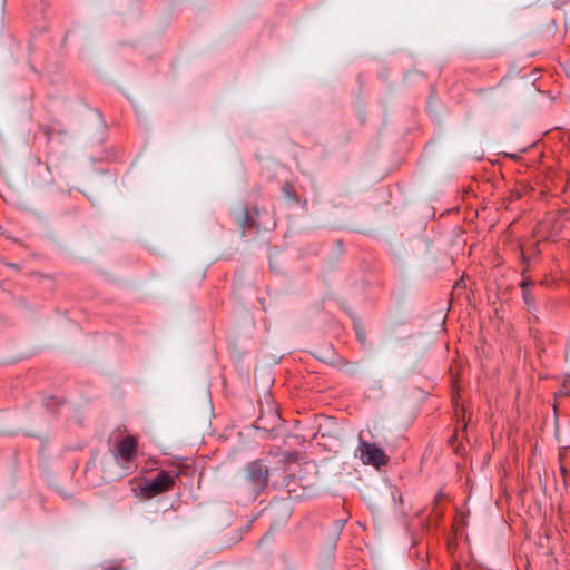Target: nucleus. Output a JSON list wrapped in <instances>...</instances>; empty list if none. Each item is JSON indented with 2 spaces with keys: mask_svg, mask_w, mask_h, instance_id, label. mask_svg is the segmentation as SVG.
<instances>
[{
  "mask_svg": "<svg viewBox=\"0 0 570 570\" xmlns=\"http://www.w3.org/2000/svg\"><path fill=\"white\" fill-rule=\"evenodd\" d=\"M268 479V466L263 460H255L245 466L240 487L252 500H255L266 489Z\"/></svg>",
  "mask_w": 570,
  "mask_h": 570,
  "instance_id": "nucleus-1",
  "label": "nucleus"
},
{
  "mask_svg": "<svg viewBox=\"0 0 570 570\" xmlns=\"http://www.w3.org/2000/svg\"><path fill=\"white\" fill-rule=\"evenodd\" d=\"M177 476L178 474L171 471H160L151 480L141 482L138 485L137 495L144 499H153L158 494L167 492L174 487Z\"/></svg>",
  "mask_w": 570,
  "mask_h": 570,
  "instance_id": "nucleus-2",
  "label": "nucleus"
},
{
  "mask_svg": "<svg viewBox=\"0 0 570 570\" xmlns=\"http://www.w3.org/2000/svg\"><path fill=\"white\" fill-rule=\"evenodd\" d=\"M357 450L360 452V459L366 465L381 469L389 462V458L383 449L377 446L375 443H370L363 440L362 438H360Z\"/></svg>",
  "mask_w": 570,
  "mask_h": 570,
  "instance_id": "nucleus-3",
  "label": "nucleus"
},
{
  "mask_svg": "<svg viewBox=\"0 0 570 570\" xmlns=\"http://www.w3.org/2000/svg\"><path fill=\"white\" fill-rule=\"evenodd\" d=\"M138 442L131 436L127 435L116 444V458H119L124 463H130L137 455Z\"/></svg>",
  "mask_w": 570,
  "mask_h": 570,
  "instance_id": "nucleus-4",
  "label": "nucleus"
},
{
  "mask_svg": "<svg viewBox=\"0 0 570 570\" xmlns=\"http://www.w3.org/2000/svg\"><path fill=\"white\" fill-rule=\"evenodd\" d=\"M40 130L47 137L48 141L53 140L56 135L67 136V131L63 128H57L56 126L42 125L40 126Z\"/></svg>",
  "mask_w": 570,
  "mask_h": 570,
  "instance_id": "nucleus-5",
  "label": "nucleus"
},
{
  "mask_svg": "<svg viewBox=\"0 0 570 570\" xmlns=\"http://www.w3.org/2000/svg\"><path fill=\"white\" fill-rule=\"evenodd\" d=\"M522 298L529 308H535V297L531 289L522 292Z\"/></svg>",
  "mask_w": 570,
  "mask_h": 570,
  "instance_id": "nucleus-6",
  "label": "nucleus"
},
{
  "mask_svg": "<svg viewBox=\"0 0 570 570\" xmlns=\"http://www.w3.org/2000/svg\"><path fill=\"white\" fill-rule=\"evenodd\" d=\"M533 282L531 279H523L521 283H520V287L523 291H529L531 289V287L533 286Z\"/></svg>",
  "mask_w": 570,
  "mask_h": 570,
  "instance_id": "nucleus-7",
  "label": "nucleus"
},
{
  "mask_svg": "<svg viewBox=\"0 0 570 570\" xmlns=\"http://www.w3.org/2000/svg\"><path fill=\"white\" fill-rule=\"evenodd\" d=\"M252 224H253V219L249 216V214L246 212L244 215V218H243L242 226L245 228V227H249Z\"/></svg>",
  "mask_w": 570,
  "mask_h": 570,
  "instance_id": "nucleus-8",
  "label": "nucleus"
},
{
  "mask_svg": "<svg viewBox=\"0 0 570 570\" xmlns=\"http://www.w3.org/2000/svg\"><path fill=\"white\" fill-rule=\"evenodd\" d=\"M292 188V186L289 184H285V186L283 187V191L287 195V196H291L289 194V189Z\"/></svg>",
  "mask_w": 570,
  "mask_h": 570,
  "instance_id": "nucleus-9",
  "label": "nucleus"
},
{
  "mask_svg": "<svg viewBox=\"0 0 570 570\" xmlns=\"http://www.w3.org/2000/svg\"><path fill=\"white\" fill-rule=\"evenodd\" d=\"M521 256H522V261H523L524 263H527V262H528L527 256H525L523 253H522V255H521Z\"/></svg>",
  "mask_w": 570,
  "mask_h": 570,
  "instance_id": "nucleus-10",
  "label": "nucleus"
},
{
  "mask_svg": "<svg viewBox=\"0 0 570 570\" xmlns=\"http://www.w3.org/2000/svg\"><path fill=\"white\" fill-rule=\"evenodd\" d=\"M392 497H393L394 500H396V493L395 492L392 493Z\"/></svg>",
  "mask_w": 570,
  "mask_h": 570,
  "instance_id": "nucleus-11",
  "label": "nucleus"
},
{
  "mask_svg": "<svg viewBox=\"0 0 570 570\" xmlns=\"http://www.w3.org/2000/svg\"><path fill=\"white\" fill-rule=\"evenodd\" d=\"M105 570H118L117 568H107Z\"/></svg>",
  "mask_w": 570,
  "mask_h": 570,
  "instance_id": "nucleus-12",
  "label": "nucleus"
}]
</instances>
